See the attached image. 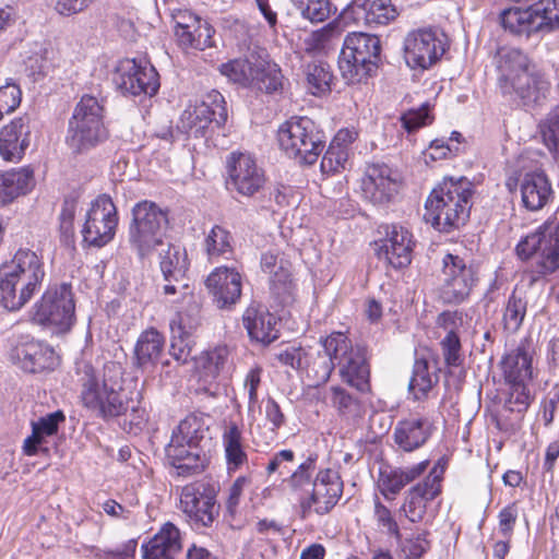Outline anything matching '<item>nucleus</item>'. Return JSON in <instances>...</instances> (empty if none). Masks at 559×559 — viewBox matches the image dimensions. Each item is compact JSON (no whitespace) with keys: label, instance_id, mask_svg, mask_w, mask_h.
<instances>
[{"label":"nucleus","instance_id":"1","mask_svg":"<svg viewBox=\"0 0 559 559\" xmlns=\"http://www.w3.org/2000/svg\"><path fill=\"white\" fill-rule=\"evenodd\" d=\"M320 344L330 361L323 362L316 371L314 385L326 383L337 367L343 383L361 394L371 393V365L367 346L354 344L347 332L342 331L331 332L321 338Z\"/></svg>","mask_w":559,"mask_h":559},{"label":"nucleus","instance_id":"2","mask_svg":"<svg viewBox=\"0 0 559 559\" xmlns=\"http://www.w3.org/2000/svg\"><path fill=\"white\" fill-rule=\"evenodd\" d=\"M75 376L82 406L104 420L134 409L133 393L122 386L121 379L100 377L93 364L85 359L76 361Z\"/></svg>","mask_w":559,"mask_h":559},{"label":"nucleus","instance_id":"3","mask_svg":"<svg viewBox=\"0 0 559 559\" xmlns=\"http://www.w3.org/2000/svg\"><path fill=\"white\" fill-rule=\"evenodd\" d=\"M473 183L465 177H444L428 194L425 221L440 233L460 229L469 218Z\"/></svg>","mask_w":559,"mask_h":559},{"label":"nucleus","instance_id":"4","mask_svg":"<svg viewBox=\"0 0 559 559\" xmlns=\"http://www.w3.org/2000/svg\"><path fill=\"white\" fill-rule=\"evenodd\" d=\"M46 276L44 257L20 248L0 269V305L20 310L39 292Z\"/></svg>","mask_w":559,"mask_h":559},{"label":"nucleus","instance_id":"5","mask_svg":"<svg viewBox=\"0 0 559 559\" xmlns=\"http://www.w3.org/2000/svg\"><path fill=\"white\" fill-rule=\"evenodd\" d=\"M203 438V421L193 414L186 416L173 430L165 454L176 476L192 477L209 467L210 459L200 445Z\"/></svg>","mask_w":559,"mask_h":559},{"label":"nucleus","instance_id":"6","mask_svg":"<svg viewBox=\"0 0 559 559\" xmlns=\"http://www.w3.org/2000/svg\"><path fill=\"white\" fill-rule=\"evenodd\" d=\"M514 253L522 262H532L525 272L530 285L559 270V221H545L533 231L521 237Z\"/></svg>","mask_w":559,"mask_h":559},{"label":"nucleus","instance_id":"7","mask_svg":"<svg viewBox=\"0 0 559 559\" xmlns=\"http://www.w3.org/2000/svg\"><path fill=\"white\" fill-rule=\"evenodd\" d=\"M495 59L501 94L519 98L524 105L537 102V79L530 73L532 61L527 53L520 48L503 46L497 49Z\"/></svg>","mask_w":559,"mask_h":559},{"label":"nucleus","instance_id":"8","mask_svg":"<svg viewBox=\"0 0 559 559\" xmlns=\"http://www.w3.org/2000/svg\"><path fill=\"white\" fill-rule=\"evenodd\" d=\"M104 118V104L95 96L84 94L74 107L66 136L73 153L88 151L108 138Z\"/></svg>","mask_w":559,"mask_h":559},{"label":"nucleus","instance_id":"9","mask_svg":"<svg viewBox=\"0 0 559 559\" xmlns=\"http://www.w3.org/2000/svg\"><path fill=\"white\" fill-rule=\"evenodd\" d=\"M168 214L167 209H162L150 200H142L132 207L128 228L129 242L141 259L152 255L164 245L169 225Z\"/></svg>","mask_w":559,"mask_h":559},{"label":"nucleus","instance_id":"10","mask_svg":"<svg viewBox=\"0 0 559 559\" xmlns=\"http://www.w3.org/2000/svg\"><path fill=\"white\" fill-rule=\"evenodd\" d=\"M281 150L300 165L317 163L325 146L324 132L306 116H294L277 130Z\"/></svg>","mask_w":559,"mask_h":559},{"label":"nucleus","instance_id":"11","mask_svg":"<svg viewBox=\"0 0 559 559\" xmlns=\"http://www.w3.org/2000/svg\"><path fill=\"white\" fill-rule=\"evenodd\" d=\"M380 52L378 36L362 32L347 34L338 58L343 79L349 84H357L370 78L378 69Z\"/></svg>","mask_w":559,"mask_h":559},{"label":"nucleus","instance_id":"12","mask_svg":"<svg viewBox=\"0 0 559 559\" xmlns=\"http://www.w3.org/2000/svg\"><path fill=\"white\" fill-rule=\"evenodd\" d=\"M218 70L230 82L242 87L266 94H274L283 88L284 76L281 68L259 56L229 60L222 63Z\"/></svg>","mask_w":559,"mask_h":559},{"label":"nucleus","instance_id":"13","mask_svg":"<svg viewBox=\"0 0 559 559\" xmlns=\"http://www.w3.org/2000/svg\"><path fill=\"white\" fill-rule=\"evenodd\" d=\"M218 492L215 483L204 479L181 487L178 508L192 527L210 528L217 521L221 510Z\"/></svg>","mask_w":559,"mask_h":559},{"label":"nucleus","instance_id":"14","mask_svg":"<svg viewBox=\"0 0 559 559\" xmlns=\"http://www.w3.org/2000/svg\"><path fill=\"white\" fill-rule=\"evenodd\" d=\"M441 274L439 298L447 305L464 302L479 281L476 264L452 252H447L442 257Z\"/></svg>","mask_w":559,"mask_h":559},{"label":"nucleus","instance_id":"15","mask_svg":"<svg viewBox=\"0 0 559 559\" xmlns=\"http://www.w3.org/2000/svg\"><path fill=\"white\" fill-rule=\"evenodd\" d=\"M344 492V481L340 473L331 467L317 472L311 491L298 499V512L301 520L312 514H330L337 506Z\"/></svg>","mask_w":559,"mask_h":559},{"label":"nucleus","instance_id":"16","mask_svg":"<svg viewBox=\"0 0 559 559\" xmlns=\"http://www.w3.org/2000/svg\"><path fill=\"white\" fill-rule=\"evenodd\" d=\"M227 107L221 92L212 90L203 99L188 106L180 116L179 128L193 138H205L227 121Z\"/></svg>","mask_w":559,"mask_h":559},{"label":"nucleus","instance_id":"17","mask_svg":"<svg viewBox=\"0 0 559 559\" xmlns=\"http://www.w3.org/2000/svg\"><path fill=\"white\" fill-rule=\"evenodd\" d=\"M225 170L226 189L239 195L252 198L262 191L266 185L265 170L250 153L231 152L226 157Z\"/></svg>","mask_w":559,"mask_h":559},{"label":"nucleus","instance_id":"18","mask_svg":"<svg viewBox=\"0 0 559 559\" xmlns=\"http://www.w3.org/2000/svg\"><path fill=\"white\" fill-rule=\"evenodd\" d=\"M447 37L438 27L425 26L409 31L404 39V58L412 69L427 70L447 50Z\"/></svg>","mask_w":559,"mask_h":559},{"label":"nucleus","instance_id":"19","mask_svg":"<svg viewBox=\"0 0 559 559\" xmlns=\"http://www.w3.org/2000/svg\"><path fill=\"white\" fill-rule=\"evenodd\" d=\"M380 228L383 236L372 243L376 257L394 270L408 267L417 243L413 233L397 223L382 224Z\"/></svg>","mask_w":559,"mask_h":559},{"label":"nucleus","instance_id":"20","mask_svg":"<svg viewBox=\"0 0 559 559\" xmlns=\"http://www.w3.org/2000/svg\"><path fill=\"white\" fill-rule=\"evenodd\" d=\"M117 207L108 194H99L91 204L81 230L83 242L102 248L110 242L118 226Z\"/></svg>","mask_w":559,"mask_h":559},{"label":"nucleus","instance_id":"21","mask_svg":"<svg viewBox=\"0 0 559 559\" xmlns=\"http://www.w3.org/2000/svg\"><path fill=\"white\" fill-rule=\"evenodd\" d=\"M185 309L178 310L170 321L173 342L170 353L177 360L186 361L191 353L188 338L200 328V307L194 300V294L188 283L179 287Z\"/></svg>","mask_w":559,"mask_h":559},{"label":"nucleus","instance_id":"22","mask_svg":"<svg viewBox=\"0 0 559 559\" xmlns=\"http://www.w3.org/2000/svg\"><path fill=\"white\" fill-rule=\"evenodd\" d=\"M75 305L70 286L46 290L33 307V320L40 325H53L67 331L74 322Z\"/></svg>","mask_w":559,"mask_h":559},{"label":"nucleus","instance_id":"23","mask_svg":"<svg viewBox=\"0 0 559 559\" xmlns=\"http://www.w3.org/2000/svg\"><path fill=\"white\" fill-rule=\"evenodd\" d=\"M545 14L542 2L527 7L512 5L500 12L499 23L511 36L528 39L537 33L551 31Z\"/></svg>","mask_w":559,"mask_h":559},{"label":"nucleus","instance_id":"24","mask_svg":"<svg viewBox=\"0 0 559 559\" xmlns=\"http://www.w3.org/2000/svg\"><path fill=\"white\" fill-rule=\"evenodd\" d=\"M119 87L123 93L154 96L159 88V75L145 58H127L118 66Z\"/></svg>","mask_w":559,"mask_h":559},{"label":"nucleus","instance_id":"25","mask_svg":"<svg viewBox=\"0 0 559 559\" xmlns=\"http://www.w3.org/2000/svg\"><path fill=\"white\" fill-rule=\"evenodd\" d=\"M174 34L183 49L204 50L213 45V27L189 9H177L171 14Z\"/></svg>","mask_w":559,"mask_h":559},{"label":"nucleus","instance_id":"26","mask_svg":"<svg viewBox=\"0 0 559 559\" xmlns=\"http://www.w3.org/2000/svg\"><path fill=\"white\" fill-rule=\"evenodd\" d=\"M536 350L531 337L519 341L507 349L498 364L503 383H530L535 378L534 357Z\"/></svg>","mask_w":559,"mask_h":559},{"label":"nucleus","instance_id":"27","mask_svg":"<svg viewBox=\"0 0 559 559\" xmlns=\"http://www.w3.org/2000/svg\"><path fill=\"white\" fill-rule=\"evenodd\" d=\"M205 287L219 309H230L241 298L242 276L235 267H215L205 278Z\"/></svg>","mask_w":559,"mask_h":559},{"label":"nucleus","instance_id":"28","mask_svg":"<svg viewBox=\"0 0 559 559\" xmlns=\"http://www.w3.org/2000/svg\"><path fill=\"white\" fill-rule=\"evenodd\" d=\"M360 188L366 200L382 205L394 199L400 182L393 178L392 169L388 165L371 164L366 167Z\"/></svg>","mask_w":559,"mask_h":559},{"label":"nucleus","instance_id":"29","mask_svg":"<svg viewBox=\"0 0 559 559\" xmlns=\"http://www.w3.org/2000/svg\"><path fill=\"white\" fill-rule=\"evenodd\" d=\"M399 16L392 0H353L343 11V19L367 26L388 25Z\"/></svg>","mask_w":559,"mask_h":559},{"label":"nucleus","instance_id":"30","mask_svg":"<svg viewBox=\"0 0 559 559\" xmlns=\"http://www.w3.org/2000/svg\"><path fill=\"white\" fill-rule=\"evenodd\" d=\"M12 359L29 373L53 370L59 365V357L53 348L35 340L17 344L12 350Z\"/></svg>","mask_w":559,"mask_h":559},{"label":"nucleus","instance_id":"31","mask_svg":"<svg viewBox=\"0 0 559 559\" xmlns=\"http://www.w3.org/2000/svg\"><path fill=\"white\" fill-rule=\"evenodd\" d=\"M31 144L27 116L13 118L0 129V156L8 163H20Z\"/></svg>","mask_w":559,"mask_h":559},{"label":"nucleus","instance_id":"32","mask_svg":"<svg viewBox=\"0 0 559 559\" xmlns=\"http://www.w3.org/2000/svg\"><path fill=\"white\" fill-rule=\"evenodd\" d=\"M190 261L187 251L179 245L168 243L167 249L159 255V269L165 282L163 293L165 295H175L179 288L175 283H181L186 280Z\"/></svg>","mask_w":559,"mask_h":559},{"label":"nucleus","instance_id":"33","mask_svg":"<svg viewBox=\"0 0 559 559\" xmlns=\"http://www.w3.org/2000/svg\"><path fill=\"white\" fill-rule=\"evenodd\" d=\"M141 550L143 559H175L182 550L181 532L174 523L166 522L142 544Z\"/></svg>","mask_w":559,"mask_h":559},{"label":"nucleus","instance_id":"34","mask_svg":"<svg viewBox=\"0 0 559 559\" xmlns=\"http://www.w3.org/2000/svg\"><path fill=\"white\" fill-rule=\"evenodd\" d=\"M504 385L507 389L503 392L501 411L507 414V417L506 419L496 417V427L501 431L513 428L509 419L522 420L534 401L528 383H504Z\"/></svg>","mask_w":559,"mask_h":559},{"label":"nucleus","instance_id":"35","mask_svg":"<svg viewBox=\"0 0 559 559\" xmlns=\"http://www.w3.org/2000/svg\"><path fill=\"white\" fill-rule=\"evenodd\" d=\"M66 421L63 411L58 409L32 421V433L24 440L22 451L26 456H35L39 452L47 454L49 449L43 447L47 437L58 433L59 427Z\"/></svg>","mask_w":559,"mask_h":559},{"label":"nucleus","instance_id":"36","mask_svg":"<svg viewBox=\"0 0 559 559\" xmlns=\"http://www.w3.org/2000/svg\"><path fill=\"white\" fill-rule=\"evenodd\" d=\"M242 324L252 341L269 345L280 336L277 319L267 310L249 307L242 314Z\"/></svg>","mask_w":559,"mask_h":559},{"label":"nucleus","instance_id":"37","mask_svg":"<svg viewBox=\"0 0 559 559\" xmlns=\"http://www.w3.org/2000/svg\"><path fill=\"white\" fill-rule=\"evenodd\" d=\"M521 197L526 210H542L552 197V187L547 175L543 171L525 174L521 182Z\"/></svg>","mask_w":559,"mask_h":559},{"label":"nucleus","instance_id":"38","mask_svg":"<svg viewBox=\"0 0 559 559\" xmlns=\"http://www.w3.org/2000/svg\"><path fill=\"white\" fill-rule=\"evenodd\" d=\"M34 185V171L29 167L0 171V204L12 203L19 197L27 194Z\"/></svg>","mask_w":559,"mask_h":559},{"label":"nucleus","instance_id":"39","mask_svg":"<svg viewBox=\"0 0 559 559\" xmlns=\"http://www.w3.org/2000/svg\"><path fill=\"white\" fill-rule=\"evenodd\" d=\"M222 443L228 474L236 473L248 463L243 433L236 423H230L225 428Z\"/></svg>","mask_w":559,"mask_h":559},{"label":"nucleus","instance_id":"40","mask_svg":"<svg viewBox=\"0 0 559 559\" xmlns=\"http://www.w3.org/2000/svg\"><path fill=\"white\" fill-rule=\"evenodd\" d=\"M430 437L423 418H408L400 420L393 432L394 442L405 452H413L421 448Z\"/></svg>","mask_w":559,"mask_h":559},{"label":"nucleus","instance_id":"41","mask_svg":"<svg viewBox=\"0 0 559 559\" xmlns=\"http://www.w3.org/2000/svg\"><path fill=\"white\" fill-rule=\"evenodd\" d=\"M229 356L230 350L225 344H218L201 352L195 358V369L200 378L205 381L216 380L226 367Z\"/></svg>","mask_w":559,"mask_h":559},{"label":"nucleus","instance_id":"42","mask_svg":"<svg viewBox=\"0 0 559 559\" xmlns=\"http://www.w3.org/2000/svg\"><path fill=\"white\" fill-rule=\"evenodd\" d=\"M330 403L340 418L356 421L365 414L364 403L345 388L336 384L329 389Z\"/></svg>","mask_w":559,"mask_h":559},{"label":"nucleus","instance_id":"43","mask_svg":"<svg viewBox=\"0 0 559 559\" xmlns=\"http://www.w3.org/2000/svg\"><path fill=\"white\" fill-rule=\"evenodd\" d=\"M234 239L230 231L221 225H214L204 238V251L209 262L229 259L234 254Z\"/></svg>","mask_w":559,"mask_h":559},{"label":"nucleus","instance_id":"44","mask_svg":"<svg viewBox=\"0 0 559 559\" xmlns=\"http://www.w3.org/2000/svg\"><path fill=\"white\" fill-rule=\"evenodd\" d=\"M165 345L164 335L155 328L143 331L135 344V357L139 365L144 366L159 359Z\"/></svg>","mask_w":559,"mask_h":559},{"label":"nucleus","instance_id":"45","mask_svg":"<svg viewBox=\"0 0 559 559\" xmlns=\"http://www.w3.org/2000/svg\"><path fill=\"white\" fill-rule=\"evenodd\" d=\"M438 383V377L429 372V362L425 357L415 359L413 374L408 383L409 394L415 401H424Z\"/></svg>","mask_w":559,"mask_h":559},{"label":"nucleus","instance_id":"46","mask_svg":"<svg viewBox=\"0 0 559 559\" xmlns=\"http://www.w3.org/2000/svg\"><path fill=\"white\" fill-rule=\"evenodd\" d=\"M396 542V551L402 559H420L431 549L430 532L428 530H417L409 536L394 538Z\"/></svg>","mask_w":559,"mask_h":559},{"label":"nucleus","instance_id":"47","mask_svg":"<svg viewBox=\"0 0 559 559\" xmlns=\"http://www.w3.org/2000/svg\"><path fill=\"white\" fill-rule=\"evenodd\" d=\"M78 203V198L73 195L64 197L58 216L60 243L71 250L75 249L74 219Z\"/></svg>","mask_w":559,"mask_h":559},{"label":"nucleus","instance_id":"48","mask_svg":"<svg viewBox=\"0 0 559 559\" xmlns=\"http://www.w3.org/2000/svg\"><path fill=\"white\" fill-rule=\"evenodd\" d=\"M538 129L543 144L559 160V104L539 122Z\"/></svg>","mask_w":559,"mask_h":559},{"label":"nucleus","instance_id":"49","mask_svg":"<svg viewBox=\"0 0 559 559\" xmlns=\"http://www.w3.org/2000/svg\"><path fill=\"white\" fill-rule=\"evenodd\" d=\"M333 75L329 66L324 63H309L306 71V81L308 91L314 95L320 96L331 91V82Z\"/></svg>","mask_w":559,"mask_h":559},{"label":"nucleus","instance_id":"50","mask_svg":"<svg viewBox=\"0 0 559 559\" xmlns=\"http://www.w3.org/2000/svg\"><path fill=\"white\" fill-rule=\"evenodd\" d=\"M318 455L310 454L284 481L287 484L289 490L298 495L310 484L312 485V475L316 469Z\"/></svg>","mask_w":559,"mask_h":559},{"label":"nucleus","instance_id":"51","mask_svg":"<svg viewBox=\"0 0 559 559\" xmlns=\"http://www.w3.org/2000/svg\"><path fill=\"white\" fill-rule=\"evenodd\" d=\"M373 520L377 527L393 538L400 537L401 527L394 512L379 497L373 499Z\"/></svg>","mask_w":559,"mask_h":559},{"label":"nucleus","instance_id":"52","mask_svg":"<svg viewBox=\"0 0 559 559\" xmlns=\"http://www.w3.org/2000/svg\"><path fill=\"white\" fill-rule=\"evenodd\" d=\"M527 301L525 298L516 295L515 292L509 296L503 312V325L507 330L516 331L522 325L526 316Z\"/></svg>","mask_w":559,"mask_h":559},{"label":"nucleus","instance_id":"53","mask_svg":"<svg viewBox=\"0 0 559 559\" xmlns=\"http://www.w3.org/2000/svg\"><path fill=\"white\" fill-rule=\"evenodd\" d=\"M405 486L400 468L381 469L379 472L378 488L385 500H395Z\"/></svg>","mask_w":559,"mask_h":559},{"label":"nucleus","instance_id":"54","mask_svg":"<svg viewBox=\"0 0 559 559\" xmlns=\"http://www.w3.org/2000/svg\"><path fill=\"white\" fill-rule=\"evenodd\" d=\"M435 117L431 114L429 103H425L416 109H409L401 117L402 126L407 132H414L423 127L429 126Z\"/></svg>","mask_w":559,"mask_h":559},{"label":"nucleus","instance_id":"55","mask_svg":"<svg viewBox=\"0 0 559 559\" xmlns=\"http://www.w3.org/2000/svg\"><path fill=\"white\" fill-rule=\"evenodd\" d=\"M440 347L447 367H460L463 364L462 344L457 332L447 333L440 342Z\"/></svg>","mask_w":559,"mask_h":559},{"label":"nucleus","instance_id":"56","mask_svg":"<svg viewBox=\"0 0 559 559\" xmlns=\"http://www.w3.org/2000/svg\"><path fill=\"white\" fill-rule=\"evenodd\" d=\"M22 102V90L13 83L7 82L0 86V121L5 115H10L15 111Z\"/></svg>","mask_w":559,"mask_h":559},{"label":"nucleus","instance_id":"57","mask_svg":"<svg viewBox=\"0 0 559 559\" xmlns=\"http://www.w3.org/2000/svg\"><path fill=\"white\" fill-rule=\"evenodd\" d=\"M349 152L336 145L330 144L321 159V170L325 174H335L345 169Z\"/></svg>","mask_w":559,"mask_h":559},{"label":"nucleus","instance_id":"58","mask_svg":"<svg viewBox=\"0 0 559 559\" xmlns=\"http://www.w3.org/2000/svg\"><path fill=\"white\" fill-rule=\"evenodd\" d=\"M263 368L259 365L251 367L245 376L243 388L248 393V414L254 413L259 404V389L262 383Z\"/></svg>","mask_w":559,"mask_h":559},{"label":"nucleus","instance_id":"59","mask_svg":"<svg viewBox=\"0 0 559 559\" xmlns=\"http://www.w3.org/2000/svg\"><path fill=\"white\" fill-rule=\"evenodd\" d=\"M460 147L452 146L444 139H436L430 142L429 146L424 151V158L427 165L437 163L459 155Z\"/></svg>","mask_w":559,"mask_h":559},{"label":"nucleus","instance_id":"60","mask_svg":"<svg viewBox=\"0 0 559 559\" xmlns=\"http://www.w3.org/2000/svg\"><path fill=\"white\" fill-rule=\"evenodd\" d=\"M301 13L305 19L313 23H320L328 20L336 9L332 10L329 0H306L301 1Z\"/></svg>","mask_w":559,"mask_h":559},{"label":"nucleus","instance_id":"61","mask_svg":"<svg viewBox=\"0 0 559 559\" xmlns=\"http://www.w3.org/2000/svg\"><path fill=\"white\" fill-rule=\"evenodd\" d=\"M429 503V501L420 498L408 489L401 510L405 513V516L409 522L419 523L424 520Z\"/></svg>","mask_w":559,"mask_h":559},{"label":"nucleus","instance_id":"62","mask_svg":"<svg viewBox=\"0 0 559 559\" xmlns=\"http://www.w3.org/2000/svg\"><path fill=\"white\" fill-rule=\"evenodd\" d=\"M498 532L502 537L512 538L519 518V506L513 501L503 507L498 513Z\"/></svg>","mask_w":559,"mask_h":559},{"label":"nucleus","instance_id":"63","mask_svg":"<svg viewBox=\"0 0 559 559\" xmlns=\"http://www.w3.org/2000/svg\"><path fill=\"white\" fill-rule=\"evenodd\" d=\"M249 484L250 478L248 476L241 475L238 476L228 488L227 497L225 500V509L229 516H236L245 487Z\"/></svg>","mask_w":559,"mask_h":559},{"label":"nucleus","instance_id":"64","mask_svg":"<svg viewBox=\"0 0 559 559\" xmlns=\"http://www.w3.org/2000/svg\"><path fill=\"white\" fill-rule=\"evenodd\" d=\"M264 415L266 421L271 425V431L277 435V431L285 425L286 416L281 405L273 396L263 400Z\"/></svg>","mask_w":559,"mask_h":559}]
</instances>
